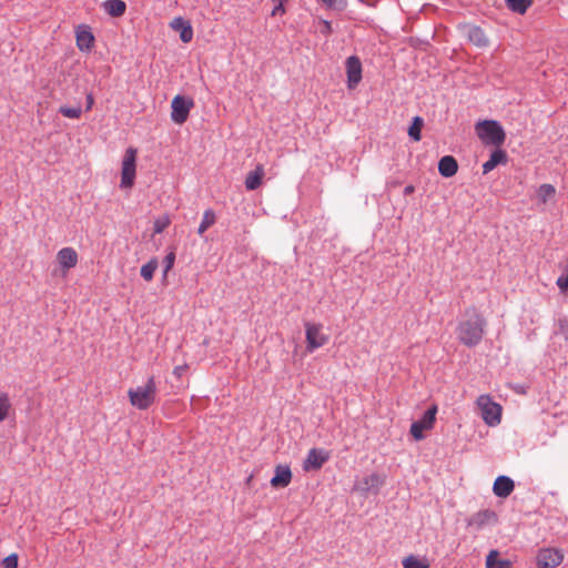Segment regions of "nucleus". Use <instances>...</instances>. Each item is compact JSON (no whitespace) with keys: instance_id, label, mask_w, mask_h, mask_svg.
<instances>
[{"instance_id":"obj_6","label":"nucleus","mask_w":568,"mask_h":568,"mask_svg":"<svg viewBox=\"0 0 568 568\" xmlns=\"http://www.w3.org/2000/svg\"><path fill=\"white\" fill-rule=\"evenodd\" d=\"M135 162H136V150L133 148H129L125 151L123 161H122V172H121V187L128 189L131 187L134 183L135 179Z\"/></svg>"},{"instance_id":"obj_5","label":"nucleus","mask_w":568,"mask_h":568,"mask_svg":"<svg viewBox=\"0 0 568 568\" xmlns=\"http://www.w3.org/2000/svg\"><path fill=\"white\" fill-rule=\"evenodd\" d=\"M477 405L480 408L481 417L489 426H496L501 419V406L490 399L488 395H480L477 398Z\"/></svg>"},{"instance_id":"obj_34","label":"nucleus","mask_w":568,"mask_h":568,"mask_svg":"<svg viewBox=\"0 0 568 568\" xmlns=\"http://www.w3.org/2000/svg\"><path fill=\"white\" fill-rule=\"evenodd\" d=\"M556 325H557V328H556L555 333L564 336L565 339H568V318L559 317Z\"/></svg>"},{"instance_id":"obj_1","label":"nucleus","mask_w":568,"mask_h":568,"mask_svg":"<svg viewBox=\"0 0 568 568\" xmlns=\"http://www.w3.org/2000/svg\"><path fill=\"white\" fill-rule=\"evenodd\" d=\"M486 326L487 322L477 308L468 307L457 325V338L463 345L470 348L475 347L481 342Z\"/></svg>"},{"instance_id":"obj_3","label":"nucleus","mask_w":568,"mask_h":568,"mask_svg":"<svg viewBox=\"0 0 568 568\" xmlns=\"http://www.w3.org/2000/svg\"><path fill=\"white\" fill-rule=\"evenodd\" d=\"M476 133L485 145H494L496 148L504 144L506 133L496 120H484L476 124Z\"/></svg>"},{"instance_id":"obj_25","label":"nucleus","mask_w":568,"mask_h":568,"mask_svg":"<svg viewBox=\"0 0 568 568\" xmlns=\"http://www.w3.org/2000/svg\"><path fill=\"white\" fill-rule=\"evenodd\" d=\"M507 8L518 14H524L532 4V0H505Z\"/></svg>"},{"instance_id":"obj_32","label":"nucleus","mask_w":568,"mask_h":568,"mask_svg":"<svg viewBox=\"0 0 568 568\" xmlns=\"http://www.w3.org/2000/svg\"><path fill=\"white\" fill-rule=\"evenodd\" d=\"M59 113L69 119H79L82 114V109L81 106L62 105L59 108Z\"/></svg>"},{"instance_id":"obj_30","label":"nucleus","mask_w":568,"mask_h":568,"mask_svg":"<svg viewBox=\"0 0 568 568\" xmlns=\"http://www.w3.org/2000/svg\"><path fill=\"white\" fill-rule=\"evenodd\" d=\"M556 190L554 185L545 183L541 184L538 189L537 195L540 202L546 203L551 196H554Z\"/></svg>"},{"instance_id":"obj_9","label":"nucleus","mask_w":568,"mask_h":568,"mask_svg":"<svg viewBox=\"0 0 568 568\" xmlns=\"http://www.w3.org/2000/svg\"><path fill=\"white\" fill-rule=\"evenodd\" d=\"M329 453L323 448H312L308 450L306 458L303 462V469L305 471L318 470L329 459Z\"/></svg>"},{"instance_id":"obj_27","label":"nucleus","mask_w":568,"mask_h":568,"mask_svg":"<svg viewBox=\"0 0 568 568\" xmlns=\"http://www.w3.org/2000/svg\"><path fill=\"white\" fill-rule=\"evenodd\" d=\"M216 221V216L213 210L209 209L204 212L202 221L197 229V234L203 235V233L212 226Z\"/></svg>"},{"instance_id":"obj_23","label":"nucleus","mask_w":568,"mask_h":568,"mask_svg":"<svg viewBox=\"0 0 568 568\" xmlns=\"http://www.w3.org/2000/svg\"><path fill=\"white\" fill-rule=\"evenodd\" d=\"M486 568H513L508 559H500L497 550H490L486 558Z\"/></svg>"},{"instance_id":"obj_18","label":"nucleus","mask_w":568,"mask_h":568,"mask_svg":"<svg viewBox=\"0 0 568 568\" xmlns=\"http://www.w3.org/2000/svg\"><path fill=\"white\" fill-rule=\"evenodd\" d=\"M467 39L478 48H486L489 44V40L485 31L478 26H466Z\"/></svg>"},{"instance_id":"obj_11","label":"nucleus","mask_w":568,"mask_h":568,"mask_svg":"<svg viewBox=\"0 0 568 568\" xmlns=\"http://www.w3.org/2000/svg\"><path fill=\"white\" fill-rule=\"evenodd\" d=\"M384 485L385 477L377 473H373L362 479L358 485V489L365 494L377 495Z\"/></svg>"},{"instance_id":"obj_15","label":"nucleus","mask_w":568,"mask_h":568,"mask_svg":"<svg viewBox=\"0 0 568 568\" xmlns=\"http://www.w3.org/2000/svg\"><path fill=\"white\" fill-rule=\"evenodd\" d=\"M514 489L515 483L508 476L500 475L494 481L493 491L499 498H507Z\"/></svg>"},{"instance_id":"obj_24","label":"nucleus","mask_w":568,"mask_h":568,"mask_svg":"<svg viewBox=\"0 0 568 568\" xmlns=\"http://www.w3.org/2000/svg\"><path fill=\"white\" fill-rule=\"evenodd\" d=\"M404 568H429L430 564L426 557L409 555L403 560Z\"/></svg>"},{"instance_id":"obj_8","label":"nucleus","mask_w":568,"mask_h":568,"mask_svg":"<svg viewBox=\"0 0 568 568\" xmlns=\"http://www.w3.org/2000/svg\"><path fill=\"white\" fill-rule=\"evenodd\" d=\"M564 560V552L556 548H544L537 554L538 568H555Z\"/></svg>"},{"instance_id":"obj_41","label":"nucleus","mask_w":568,"mask_h":568,"mask_svg":"<svg viewBox=\"0 0 568 568\" xmlns=\"http://www.w3.org/2000/svg\"><path fill=\"white\" fill-rule=\"evenodd\" d=\"M415 192V186L409 184V185H406L405 189H404V195H410Z\"/></svg>"},{"instance_id":"obj_33","label":"nucleus","mask_w":568,"mask_h":568,"mask_svg":"<svg viewBox=\"0 0 568 568\" xmlns=\"http://www.w3.org/2000/svg\"><path fill=\"white\" fill-rule=\"evenodd\" d=\"M170 223L171 221L166 215L158 217L153 223V232L155 234L162 233L170 225Z\"/></svg>"},{"instance_id":"obj_17","label":"nucleus","mask_w":568,"mask_h":568,"mask_svg":"<svg viewBox=\"0 0 568 568\" xmlns=\"http://www.w3.org/2000/svg\"><path fill=\"white\" fill-rule=\"evenodd\" d=\"M59 265L68 271L78 264V253L73 247H63L57 254Z\"/></svg>"},{"instance_id":"obj_4","label":"nucleus","mask_w":568,"mask_h":568,"mask_svg":"<svg viewBox=\"0 0 568 568\" xmlns=\"http://www.w3.org/2000/svg\"><path fill=\"white\" fill-rule=\"evenodd\" d=\"M304 327L306 351L308 353H313L328 343L329 335L323 333V324L305 322Z\"/></svg>"},{"instance_id":"obj_40","label":"nucleus","mask_w":568,"mask_h":568,"mask_svg":"<svg viewBox=\"0 0 568 568\" xmlns=\"http://www.w3.org/2000/svg\"><path fill=\"white\" fill-rule=\"evenodd\" d=\"M85 100H87L85 110L89 111V110L92 109V105L94 103V99H93L92 93L87 94V99Z\"/></svg>"},{"instance_id":"obj_37","label":"nucleus","mask_w":568,"mask_h":568,"mask_svg":"<svg viewBox=\"0 0 568 568\" xmlns=\"http://www.w3.org/2000/svg\"><path fill=\"white\" fill-rule=\"evenodd\" d=\"M2 568H18V555L11 554L2 560Z\"/></svg>"},{"instance_id":"obj_16","label":"nucleus","mask_w":568,"mask_h":568,"mask_svg":"<svg viewBox=\"0 0 568 568\" xmlns=\"http://www.w3.org/2000/svg\"><path fill=\"white\" fill-rule=\"evenodd\" d=\"M508 162V154L500 146L496 148L489 159L483 164V173L487 174L493 171L499 164H506Z\"/></svg>"},{"instance_id":"obj_31","label":"nucleus","mask_w":568,"mask_h":568,"mask_svg":"<svg viewBox=\"0 0 568 568\" xmlns=\"http://www.w3.org/2000/svg\"><path fill=\"white\" fill-rule=\"evenodd\" d=\"M11 409V403L7 393L0 392V423L7 419Z\"/></svg>"},{"instance_id":"obj_2","label":"nucleus","mask_w":568,"mask_h":568,"mask_svg":"<svg viewBox=\"0 0 568 568\" xmlns=\"http://www.w3.org/2000/svg\"><path fill=\"white\" fill-rule=\"evenodd\" d=\"M132 406L145 410L151 407L156 398V383L154 376L148 378L144 385L128 390Z\"/></svg>"},{"instance_id":"obj_14","label":"nucleus","mask_w":568,"mask_h":568,"mask_svg":"<svg viewBox=\"0 0 568 568\" xmlns=\"http://www.w3.org/2000/svg\"><path fill=\"white\" fill-rule=\"evenodd\" d=\"M292 470L288 465H277L275 467V474L271 479V485L274 488H284L291 484Z\"/></svg>"},{"instance_id":"obj_28","label":"nucleus","mask_w":568,"mask_h":568,"mask_svg":"<svg viewBox=\"0 0 568 568\" xmlns=\"http://www.w3.org/2000/svg\"><path fill=\"white\" fill-rule=\"evenodd\" d=\"M437 414V406L432 405L422 416V418L418 420L424 427L427 429H432L436 419Z\"/></svg>"},{"instance_id":"obj_12","label":"nucleus","mask_w":568,"mask_h":568,"mask_svg":"<svg viewBox=\"0 0 568 568\" xmlns=\"http://www.w3.org/2000/svg\"><path fill=\"white\" fill-rule=\"evenodd\" d=\"M94 36L89 26L81 24L75 31L77 47L80 51L89 52L94 45Z\"/></svg>"},{"instance_id":"obj_10","label":"nucleus","mask_w":568,"mask_h":568,"mask_svg":"<svg viewBox=\"0 0 568 568\" xmlns=\"http://www.w3.org/2000/svg\"><path fill=\"white\" fill-rule=\"evenodd\" d=\"M346 74L348 89H355L362 80V62L358 57L351 55L346 59Z\"/></svg>"},{"instance_id":"obj_36","label":"nucleus","mask_w":568,"mask_h":568,"mask_svg":"<svg viewBox=\"0 0 568 568\" xmlns=\"http://www.w3.org/2000/svg\"><path fill=\"white\" fill-rule=\"evenodd\" d=\"M174 262H175V253L174 252L168 253L165 255V257L163 258V276L164 277L166 276L169 271L172 270Z\"/></svg>"},{"instance_id":"obj_39","label":"nucleus","mask_w":568,"mask_h":568,"mask_svg":"<svg viewBox=\"0 0 568 568\" xmlns=\"http://www.w3.org/2000/svg\"><path fill=\"white\" fill-rule=\"evenodd\" d=\"M187 366L186 365H179V366H175L174 369H173V374L176 376V377H181L184 372L186 371Z\"/></svg>"},{"instance_id":"obj_13","label":"nucleus","mask_w":568,"mask_h":568,"mask_svg":"<svg viewBox=\"0 0 568 568\" xmlns=\"http://www.w3.org/2000/svg\"><path fill=\"white\" fill-rule=\"evenodd\" d=\"M170 27L180 33V39L184 43H189L193 39V28L189 20L182 17H176L170 22Z\"/></svg>"},{"instance_id":"obj_7","label":"nucleus","mask_w":568,"mask_h":568,"mask_svg":"<svg viewBox=\"0 0 568 568\" xmlns=\"http://www.w3.org/2000/svg\"><path fill=\"white\" fill-rule=\"evenodd\" d=\"M194 106V101L191 98H186L178 94L173 98L171 108V119L176 124H183L190 114L191 109Z\"/></svg>"},{"instance_id":"obj_21","label":"nucleus","mask_w":568,"mask_h":568,"mask_svg":"<svg viewBox=\"0 0 568 568\" xmlns=\"http://www.w3.org/2000/svg\"><path fill=\"white\" fill-rule=\"evenodd\" d=\"M496 518V514L493 510L485 509L474 514L468 519V526L474 527L476 529H481L485 525H487L490 520Z\"/></svg>"},{"instance_id":"obj_19","label":"nucleus","mask_w":568,"mask_h":568,"mask_svg":"<svg viewBox=\"0 0 568 568\" xmlns=\"http://www.w3.org/2000/svg\"><path fill=\"white\" fill-rule=\"evenodd\" d=\"M458 171L457 160L453 155H445L438 162V172L444 178H452Z\"/></svg>"},{"instance_id":"obj_20","label":"nucleus","mask_w":568,"mask_h":568,"mask_svg":"<svg viewBox=\"0 0 568 568\" xmlns=\"http://www.w3.org/2000/svg\"><path fill=\"white\" fill-rule=\"evenodd\" d=\"M264 178V168L262 164L256 165L253 171H250L245 178L244 184L246 190L255 191L257 190Z\"/></svg>"},{"instance_id":"obj_22","label":"nucleus","mask_w":568,"mask_h":568,"mask_svg":"<svg viewBox=\"0 0 568 568\" xmlns=\"http://www.w3.org/2000/svg\"><path fill=\"white\" fill-rule=\"evenodd\" d=\"M102 7L112 18H120L126 11V3L123 0H105Z\"/></svg>"},{"instance_id":"obj_29","label":"nucleus","mask_w":568,"mask_h":568,"mask_svg":"<svg viewBox=\"0 0 568 568\" xmlns=\"http://www.w3.org/2000/svg\"><path fill=\"white\" fill-rule=\"evenodd\" d=\"M156 268H158V260L151 258L148 263L142 265L140 274L145 281L150 282L153 278V275H154V272L156 271Z\"/></svg>"},{"instance_id":"obj_35","label":"nucleus","mask_w":568,"mask_h":568,"mask_svg":"<svg viewBox=\"0 0 568 568\" xmlns=\"http://www.w3.org/2000/svg\"><path fill=\"white\" fill-rule=\"evenodd\" d=\"M424 430H427V428L424 427V425H422L418 420L410 425V434L416 440L424 438Z\"/></svg>"},{"instance_id":"obj_38","label":"nucleus","mask_w":568,"mask_h":568,"mask_svg":"<svg viewBox=\"0 0 568 568\" xmlns=\"http://www.w3.org/2000/svg\"><path fill=\"white\" fill-rule=\"evenodd\" d=\"M322 26L323 28L321 29V32L325 36H328L332 33L333 29H332V23L327 20H322Z\"/></svg>"},{"instance_id":"obj_26","label":"nucleus","mask_w":568,"mask_h":568,"mask_svg":"<svg viewBox=\"0 0 568 568\" xmlns=\"http://www.w3.org/2000/svg\"><path fill=\"white\" fill-rule=\"evenodd\" d=\"M424 125V121L420 116H415L412 121V124L408 128V135L412 140L418 142L422 139V128Z\"/></svg>"}]
</instances>
